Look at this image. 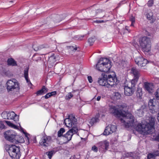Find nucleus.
<instances>
[{
  "label": "nucleus",
  "instance_id": "1",
  "mask_svg": "<svg viewBox=\"0 0 159 159\" xmlns=\"http://www.w3.org/2000/svg\"><path fill=\"white\" fill-rule=\"evenodd\" d=\"M141 123L135 126L134 128L140 134H145L150 133L153 129L155 124V118L152 116L148 117Z\"/></svg>",
  "mask_w": 159,
  "mask_h": 159
},
{
  "label": "nucleus",
  "instance_id": "2",
  "mask_svg": "<svg viewBox=\"0 0 159 159\" xmlns=\"http://www.w3.org/2000/svg\"><path fill=\"white\" fill-rule=\"evenodd\" d=\"M65 123L67 127L71 128L63 136L66 140L69 141L71 139L73 135L76 133L78 131V129L76 127L77 120L75 116L71 115L65 119Z\"/></svg>",
  "mask_w": 159,
  "mask_h": 159
},
{
  "label": "nucleus",
  "instance_id": "3",
  "mask_svg": "<svg viewBox=\"0 0 159 159\" xmlns=\"http://www.w3.org/2000/svg\"><path fill=\"white\" fill-rule=\"evenodd\" d=\"M111 67V61L107 58H102L98 61L96 66V69L101 72H108Z\"/></svg>",
  "mask_w": 159,
  "mask_h": 159
},
{
  "label": "nucleus",
  "instance_id": "4",
  "mask_svg": "<svg viewBox=\"0 0 159 159\" xmlns=\"http://www.w3.org/2000/svg\"><path fill=\"white\" fill-rule=\"evenodd\" d=\"M128 107L125 104L116 106L114 105H109V111L110 112L113 114L117 117H121V115H124L126 111H128Z\"/></svg>",
  "mask_w": 159,
  "mask_h": 159
},
{
  "label": "nucleus",
  "instance_id": "5",
  "mask_svg": "<svg viewBox=\"0 0 159 159\" xmlns=\"http://www.w3.org/2000/svg\"><path fill=\"white\" fill-rule=\"evenodd\" d=\"M127 111L124 115L121 116L120 120L126 127H129L133 125L134 119V116L131 113H127Z\"/></svg>",
  "mask_w": 159,
  "mask_h": 159
},
{
  "label": "nucleus",
  "instance_id": "6",
  "mask_svg": "<svg viewBox=\"0 0 159 159\" xmlns=\"http://www.w3.org/2000/svg\"><path fill=\"white\" fill-rule=\"evenodd\" d=\"M6 86L7 91L10 93H13L20 89L19 82L14 79L8 80L6 82Z\"/></svg>",
  "mask_w": 159,
  "mask_h": 159
},
{
  "label": "nucleus",
  "instance_id": "7",
  "mask_svg": "<svg viewBox=\"0 0 159 159\" xmlns=\"http://www.w3.org/2000/svg\"><path fill=\"white\" fill-rule=\"evenodd\" d=\"M6 150L12 159H19L20 153L19 147L13 145H10L7 147Z\"/></svg>",
  "mask_w": 159,
  "mask_h": 159
},
{
  "label": "nucleus",
  "instance_id": "8",
  "mask_svg": "<svg viewBox=\"0 0 159 159\" xmlns=\"http://www.w3.org/2000/svg\"><path fill=\"white\" fill-rule=\"evenodd\" d=\"M140 46L142 50L145 53H148L151 49L150 39L146 36L143 37L139 41Z\"/></svg>",
  "mask_w": 159,
  "mask_h": 159
},
{
  "label": "nucleus",
  "instance_id": "9",
  "mask_svg": "<svg viewBox=\"0 0 159 159\" xmlns=\"http://www.w3.org/2000/svg\"><path fill=\"white\" fill-rule=\"evenodd\" d=\"M4 135L5 139L10 142L16 143H18L17 140L18 136L12 130H7L4 133Z\"/></svg>",
  "mask_w": 159,
  "mask_h": 159
},
{
  "label": "nucleus",
  "instance_id": "10",
  "mask_svg": "<svg viewBox=\"0 0 159 159\" xmlns=\"http://www.w3.org/2000/svg\"><path fill=\"white\" fill-rule=\"evenodd\" d=\"M133 81H129L127 84L124 86L125 94L127 96H130L133 94L135 91V86L136 84Z\"/></svg>",
  "mask_w": 159,
  "mask_h": 159
},
{
  "label": "nucleus",
  "instance_id": "11",
  "mask_svg": "<svg viewBox=\"0 0 159 159\" xmlns=\"http://www.w3.org/2000/svg\"><path fill=\"white\" fill-rule=\"evenodd\" d=\"M107 78V87L110 88L114 86L117 84V80L115 76H112L111 75H106Z\"/></svg>",
  "mask_w": 159,
  "mask_h": 159
},
{
  "label": "nucleus",
  "instance_id": "12",
  "mask_svg": "<svg viewBox=\"0 0 159 159\" xmlns=\"http://www.w3.org/2000/svg\"><path fill=\"white\" fill-rule=\"evenodd\" d=\"M116 129V125H110L106 127L103 132V134L108 135L115 132Z\"/></svg>",
  "mask_w": 159,
  "mask_h": 159
},
{
  "label": "nucleus",
  "instance_id": "13",
  "mask_svg": "<svg viewBox=\"0 0 159 159\" xmlns=\"http://www.w3.org/2000/svg\"><path fill=\"white\" fill-rule=\"evenodd\" d=\"M130 73L134 76V78L130 81H133L134 83L137 84L139 77L140 76V74L139 71L136 68L133 67L132 68L131 70Z\"/></svg>",
  "mask_w": 159,
  "mask_h": 159
},
{
  "label": "nucleus",
  "instance_id": "14",
  "mask_svg": "<svg viewBox=\"0 0 159 159\" xmlns=\"http://www.w3.org/2000/svg\"><path fill=\"white\" fill-rule=\"evenodd\" d=\"M135 63L140 67L145 66L148 63L147 59L144 58L142 57H139L135 59Z\"/></svg>",
  "mask_w": 159,
  "mask_h": 159
},
{
  "label": "nucleus",
  "instance_id": "15",
  "mask_svg": "<svg viewBox=\"0 0 159 159\" xmlns=\"http://www.w3.org/2000/svg\"><path fill=\"white\" fill-rule=\"evenodd\" d=\"M51 138L47 136L43 137L41 139L39 144L42 146L47 147L50 143Z\"/></svg>",
  "mask_w": 159,
  "mask_h": 159
},
{
  "label": "nucleus",
  "instance_id": "16",
  "mask_svg": "<svg viewBox=\"0 0 159 159\" xmlns=\"http://www.w3.org/2000/svg\"><path fill=\"white\" fill-rule=\"evenodd\" d=\"M144 87L146 90L149 93H152L154 91V87L153 84L151 83H145L144 84Z\"/></svg>",
  "mask_w": 159,
  "mask_h": 159
},
{
  "label": "nucleus",
  "instance_id": "17",
  "mask_svg": "<svg viewBox=\"0 0 159 159\" xmlns=\"http://www.w3.org/2000/svg\"><path fill=\"white\" fill-rule=\"evenodd\" d=\"M8 120H13L15 121L19 120V117L14 112L11 111L8 112Z\"/></svg>",
  "mask_w": 159,
  "mask_h": 159
},
{
  "label": "nucleus",
  "instance_id": "18",
  "mask_svg": "<svg viewBox=\"0 0 159 159\" xmlns=\"http://www.w3.org/2000/svg\"><path fill=\"white\" fill-rule=\"evenodd\" d=\"M98 82L100 85L107 87V79L104 77L99 78L98 80Z\"/></svg>",
  "mask_w": 159,
  "mask_h": 159
},
{
  "label": "nucleus",
  "instance_id": "19",
  "mask_svg": "<svg viewBox=\"0 0 159 159\" xmlns=\"http://www.w3.org/2000/svg\"><path fill=\"white\" fill-rule=\"evenodd\" d=\"M155 99H150L148 102V105L150 110H154V107L156 105L155 102Z\"/></svg>",
  "mask_w": 159,
  "mask_h": 159
},
{
  "label": "nucleus",
  "instance_id": "20",
  "mask_svg": "<svg viewBox=\"0 0 159 159\" xmlns=\"http://www.w3.org/2000/svg\"><path fill=\"white\" fill-rule=\"evenodd\" d=\"M99 144L101 146L102 148H105L106 150H107L109 145V142L107 140H105L99 143Z\"/></svg>",
  "mask_w": 159,
  "mask_h": 159
},
{
  "label": "nucleus",
  "instance_id": "21",
  "mask_svg": "<svg viewBox=\"0 0 159 159\" xmlns=\"http://www.w3.org/2000/svg\"><path fill=\"white\" fill-rule=\"evenodd\" d=\"M148 19L150 20L151 22H153L155 20V18L153 16V13L150 12L146 15Z\"/></svg>",
  "mask_w": 159,
  "mask_h": 159
},
{
  "label": "nucleus",
  "instance_id": "22",
  "mask_svg": "<svg viewBox=\"0 0 159 159\" xmlns=\"http://www.w3.org/2000/svg\"><path fill=\"white\" fill-rule=\"evenodd\" d=\"M56 57L54 54L50 56L48 59V62L49 64H52L56 61Z\"/></svg>",
  "mask_w": 159,
  "mask_h": 159
},
{
  "label": "nucleus",
  "instance_id": "23",
  "mask_svg": "<svg viewBox=\"0 0 159 159\" xmlns=\"http://www.w3.org/2000/svg\"><path fill=\"white\" fill-rule=\"evenodd\" d=\"M28 70L29 68L27 67L24 70V77L27 83L30 81L28 79Z\"/></svg>",
  "mask_w": 159,
  "mask_h": 159
},
{
  "label": "nucleus",
  "instance_id": "24",
  "mask_svg": "<svg viewBox=\"0 0 159 159\" xmlns=\"http://www.w3.org/2000/svg\"><path fill=\"white\" fill-rule=\"evenodd\" d=\"M7 62L8 65L12 66L17 65L16 61L12 58L9 59L7 61Z\"/></svg>",
  "mask_w": 159,
  "mask_h": 159
},
{
  "label": "nucleus",
  "instance_id": "25",
  "mask_svg": "<svg viewBox=\"0 0 159 159\" xmlns=\"http://www.w3.org/2000/svg\"><path fill=\"white\" fill-rule=\"evenodd\" d=\"M143 113V107H141V108L138 109L136 111V113L139 117H142Z\"/></svg>",
  "mask_w": 159,
  "mask_h": 159
},
{
  "label": "nucleus",
  "instance_id": "26",
  "mask_svg": "<svg viewBox=\"0 0 159 159\" xmlns=\"http://www.w3.org/2000/svg\"><path fill=\"white\" fill-rule=\"evenodd\" d=\"M121 97L120 94L118 92L114 93L112 94V97L114 100L119 99Z\"/></svg>",
  "mask_w": 159,
  "mask_h": 159
},
{
  "label": "nucleus",
  "instance_id": "27",
  "mask_svg": "<svg viewBox=\"0 0 159 159\" xmlns=\"http://www.w3.org/2000/svg\"><path fill=\"white\" fill-rule=\"evenodd\" d=\"M99 120V119L98 118L93 117L89 121V124L91 125H92L96 123V122H98Z\"/></svg>",
  "mask_w": 159,
  "mask_h": 159
},
{
  "label": "nucleus",
  "instance_id": "28",
  "mask_svg": "<svg viewBox=\"0 0 159 159\" xmlns=\"http://www.w3.org/2000/svg\"><path fill=\"white\" fill-rule=\"evenodd\" d=\"M56 92L55 91L48 93L44 96V98L45 99H48L51 96L55 95L56 94Z\"/></svg>",
  "mask_w": 159,
  "mask_h": 159
},
{
  "label": "nucleus",
  "instance_id": "29",
  "mask_svg": "<svg viewBox=\"0 0 159 159\" xmlns=\"http://www.w3.org/2000/svg\"><path fill=\"white\" fill-rule=\"evenodd\" d=\"M7 124V125H8L9 126L15 129H17V126L16 125H15L13 124V123H11L10 121H7V120H5L4 121Z\"/></svg>",
  "mask_w": 159,
  "mask_h": 159
},
{
  "label": "nucleus",
  "instance_id": "30",
  "mask_svg": "<svg viewBox=\"0 0 159 159\" xmlns=\"http://www.w3.org/2000/svg\"><path fill=\"white\" fill-rule=\"evenodd\" d=\"M65 132V129L63 128H61L58 132V137H61L62 134Z\"/></svg>",
  "mask_w": 159,
  "mask_h": 159
},
{
  "label": "nucleus",
  "instance_id": "31",
  "mask_svg": "<svg viewBox=\"0 0 159 159\" xmlns=\"http://www.w3.org/2000/svg\"><path fill=\"white\" fill-rule=\"evenodd\" d=\"M2 117L4 119H8V112L4 111L2 114Z\"/></svg>",
  "mask_w": 159,
  "mask_h": 159
},
{
  "label": "nucleus",
  "instance_id": "32",
  "mask_svg": "<svg viewBox=\"0 0 159 159\" xmlns=\"http://www.w3.org/2000/svg\"><path fill=\"white\" fill-rule=\"evenodd\" d=\"M130 20L131 22V26H134V24L135 22V18L134 17L132 16L130 18Z\"/></svg>",
  "mask_w": 159,
  "mask_h": 159
},
{
  "label": "nucleus",
  "instance_id": "33",
  "mask_svg": "<svg viewBox=\"0 0 159 159\" xmlns=\"http://www.w3.org/2000/svg\"><path fill=\"white\" fill-rule=\"evenodd\" d=\"M73 95L71 93H69L66 96V99L67 100H69L70 98H72Z\"/></svg>",
  "mask_w": 159,
  "mask_h": 159
},
{
  "label": "nucleus",
  "instance_id": "34",
  "mask_svg": "<svg viewBox=\"0 0 159 159\" xmlns=\"http://www.w3.org/2000/svg\"><path fill=\"white\" fill-rule=\"evenodd\" d=\"M53 151H51L49 152H47L46 154L48 156L49 158L50 159L52 157V156L53 155Z\"/></svg>",
  "mask_w": 159,
  "mask_h": 159
},
{
  "label": "nucleus",
  "instance_id": "35",
  "mask_svg": "<svg viewBox=\"0 0 159 159\" xmlns=\"http://www.w3.org/2000/svg\"><path fill=\"white\" fill-rule=\"evenodd\" d=\"M42 90L43 94L46 93L48 91V89L44 86L42 87Z\"/></svg>",
  "mask_w": 159,
  "mask_h": 159
},
{
  "label": "nucleus",
  "instance_id": "36",
  "mask_svg": "<svg viewBox=\"0 0 159 159\" xmlns=\"http://www.w3.org/2000/svg\"><path fill=\"white\" fill-rule=\"evenodd\" d=\"M88 41L90 45H92L95 41V39L93 38H90L89 39Z\"/></svg>",
  "mask_w": 159,
  "mask_h": 159
},
{
  "label": "nucleus",
  "instance_id": "37",
  "mask_svg": "<svg viewBox=\"0 0 159 159\" xmlns=\"http://www.w3.org/2000/svg\"><path fill=\"white\" fill-rule=\"evenodd\" d=\"M155 95L157 99L159 100V88L157 89V91L155 93Z\"/></svg>",
  "mask_w": 159,
  "mask_h": 159
},
{
  "label": "nucleus",
  "instance_id": "38",
  "mask_svg": "<svg viewBox=\"0 0 159 159\" xmlns=\"http://www.w3.org/2000/svg\"><path fill=\"white\" fill-rule=\"evenodd\" d=\"M24 134H25V136L27 137V138L28 141V142L29 143L32 142V139H30V135L29 134H28L26 133H25Z\"/></svg>",
  "mask_w": 159,
  "mask_h": 159
},
{
  "label": "nucleus",
  "instance_id": "39",
  "mask_svg": "<svg viewBox=\"0 0 159 159\" xmlns=\"http://www.w3.org/2000/svg\"><path fill=\"white\" fill-rule=\"evenodd\" d=\"M148 159H154V155L153 154L149 153L148 155Z\"/></svg>",
  "mask_w": 159,
  "mask_h": 159
},
{
  "label": "nucleus",
  "instance_id": "40",
  "mask_svg": "<svg viewBox=\"0 0 159 159\" xmlns=\"http://www.w3.org/2000/svg\"><path fill=\"white\" fill-rule=\"evenodd\" d=\"M36 94H37V95H38V96L43 94V91L42 90V89H41L38 91L36 93Z\"/></svg>",
  "mask_w": 159,
  "mask_h": 159
},
{
  "label": "nucleus",
  "instance_id": "41",
  "mask_svg": "<svg viewBox=\"0 0 159 159\" xmlns=\"http://www.w3.org/2000/svg\"><path fill=\"white\" fill-rule=\"evenodd\" d=\"M153 3V1L152 0H150L148 2V5L149 7H151L152 6Z\"/></svg>",
  "mask_w": 159,
  "mask_h": 159
},
{
  "label": "nucleus",
  "instance_id": "42",
  "mask_svg": "<svg viewBox=\"0 0 159 159\" xmlns=\"http://www.w3.org/2000/svg\"><path fill=\"white\" fill-rule=\"evenodd\" d=\"M5 128V126L3 123L2 122L0 121V129H2Z\"/></svg>",
  "mask_w": 159,
  "mask_h": 159
},
{
  "label": "nucleus",
  "instance_id": "43",
  "mask_svg": "<svg viewBox=\"0 0 159 159\" xmlns=\"http://www.w3.org/2000/svg\"><path fill=\"white\" fill-rule=\"evenodd\" d=\"M92 150L95 152H97L98 151V148L95 146H94L92 147Z\"/></svg>",
  "mask_w": 159,
  "mask_h": 159
},
{
  "label": "nucleus",
  "instance_id": "44",
  "mask_svg": "<svg viewBox=\"0 0 159 159\" xmlns=\"http://www.w3.org/2000/svg\"><path fill=\"white\" fill-rule=\"evenodd\" d=\"M87 78L89 82L90 83H92L93 81L92 77L90 76H89Z\"/></svg>",
  "mask_w": 159,
  "mask_h": 159
},
{
  "label": "nucleus",
  "instance_id": "45",
  "mask_svg": "<svg viewBox=\"0 0 159 159\" xmlns=\"http://www.w3.org/2000/svg\"><path fill=\"white\" fill-rule=\"evenodd\" d=\"M60 16L59 15H56V20H55V21L56 22H59L60 21V20H58V19L59 18Z\"/></svg>",
  "mask_w": 159,
  "mask_h": 159
},
{
  "label": "nucleus",
  "instance_id": "46",
  "mask_svg": "<svg viewBox=\"0 0 159 159\" xmlns=\"http://www.w3.org/2000/svg\"><path fill=\"white\" fill-rule=\"evenodd\" d=\"M32 139H33V143H36V138L35 137H34L32 138Z\"/></svg>",
  "mask_w": 159,
  "mask_h": 159
},
{
  "label": "nucleus",
  "instance_id": "47",
  "mask_svg": "<svg viewBox=\"0 0 159 159\" xmlns=\"http://www.w3.org/2000/svg\"><path fill=\"white\" fill-rule=\"evenodd\" d=\"M101 98V96H98L97 97V98H96V100L98 101H99L100 100Z\"/></svg>",
  "mask_w": 159,
  "mask_h": 159
},
{
  "label": "nucleus",
  "instance_id": "48",
  "mask_svg": "<svg viewBox=\"0 0 159 159\" xmlns=\"http://www.w3.org/2000/svg\"><path fill=\"white\" fill-rule=\"evenodd\" d=\"M93 12L92 14V16H94L96 15L95 14H94V13L95 12V11H93Z\"/></svg>",
  "mask_w": 159,
  "mask_h": 159
},
{
  "label": "nucleus",
  "instance_id": "49",
  "mask_svg": "<svg viewBox=\"0 0 159 159\" xmlns=\"http://www.w3.org/2000/svg\"><path fill=\"white\" fill-rule=\"evenodd\" d=\"M34 49L35 51H38V50H39V48H34Z\"/></svg>",
  "mask_w": 159,
  "mask_h": 159
},
{
  "label": "nucleus",
  "instance_id": "50",
  "mask_svg": "<svg viewBox=\"0 0 159 159\" xmlns=\"http://www.w3.org/2000/svg\"><path fill=\"white\" fill-rule=\"evenodd\" d=\"M157 140H159V134H158V135L157 137ZM158 148L159 149V148Z\"/></svg>",
  "mask_w": 159,
  "mask_h": 159
},
{
  "label": "nucleus",
  "instance_id": "51",
  "mask_svg": "<svg viewBox=\"0 0 159 159\" xmlns=\"http://www.w3.org/2000/svg\"><path fill=\"white\" fill-rule=\"evenodd\" d=\"M96 22L98 23H101V21H99V20H97L96 21Z\"/></svg>",
  "mask_w": 159,
  "mask_h": 159
},
{
  "label": "nucleus",
  "instance_id": "52",
  "mask_svg": "<svg viewBox=\"0 0 159 159\" xmlns=\"http://www.w3.org/2000/svg\"><path fill=\"white\" fill-rule=\"evenodd\" d=\"M124 1H122L120 3V4L121 3L123 2Z\"/></svg>",
  "mask_w": 159,
  "mask_h": 159
},
{
  "label": "nucleus",
  "instance_id": "53",
  "mask_svg": "<svg viewBox=\"0 0 159 159\" xmlns=\"http://www.w3.org/2000/svg\"><path fill=\"white\" fill-rule=\"evenodd\" d=\"M101 21V23L102 22H103V20H101V21Z\"/></svg>",
  "mask_w": 159,
  "mask_h": 159
},
{
  "label": "nucleus",
  "instance_id": "54",
  "mask_svg": "<svg viewBox=\"0 0 159 159\" xmlns=\"http://www.w3.org/2000/svg\"><path fill=\"white\" fill-rule=\"evenodd\" d=\"M95 98H93V99H94Z\"/></svg>",
  "mask_w": 159,
  "mask_h": 159
},
{
  "label": "nucleus",
  "instance_id": "55",
  "mask_svg": "<svg viewBox=\"0 0 159 159\" xmlns=\"http://www.w3.org/2000/svg\"><path fill=\"white\" fill-rule=\"evenodd\" d=\"M98 11H100V10H98Z\"/></svg>",
  "mask_w": 159,
  "mask_h": 159
},
{
  "label": "nucleus",
  "instance_id": "56",
  "mask_svg": "<svg viewBox=\"0 0 159 159\" xmlns=\"http://www.w3.org/2000/svg\"><path fill=\"white\" fill-rule=\"evenodd\" d=\"M148 35H150L149 34H148Z\"/></svg>",
  "mask_w": 159,
  "mask_h": 159
}]
</instances>
